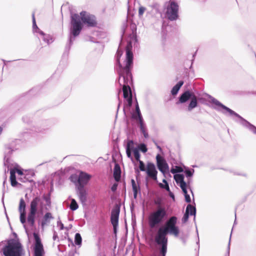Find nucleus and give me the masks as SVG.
<instances>
[{
	"label": "nucleus",
	"instance_id": "1",
	"mask_svg": "<svg viewBox=\"0 0 256 256\" xmlns=\"http://www.w3.org/2000/svg\"><path fill=\"white\" fill-rule=\"evenodd\" d=\"M118 62L120 66L122 68L126 74V78L122 76L123 80V92L126 102L128 106L132 104V92L128 83L131 80V74L130 73V69L132 66L133 62V54L131 50L128 48L126 50V60L124 64H121L120 60V56L122 54L120 50L118 52Z\"/></svg>",
	"mask_w": 256,
	"mask_h": 256
},
{
	"label": "nucleus",
	"instance_id": "2",
	"mask_svg": "<svg viewBox=\"0 0 256 256\" xmlns=\"http://www.w3.org/2000/svg\"><path fill=\"white\" fill-rule=\"evenodd\" d=\"M82 23L88 27H95L97 25L96 16L86 12L80 13V16L74 14L71 16V34L74 36H78L82 28Z\"/></svg>",
	"mask_w": 256,
	"mask_h": 256
},
{
	"label": "nucleus",
	"instance_id": "3",
	"mask_svg": "<svg viewBox=\"0 0 256 256\" xmlns=\"http://www.w3.org/2000/svg\"><path fill=\"white\" fill-rule=\"evenodd\" d=\"M177 218L175 216L171 217L167 221L166 224L160 227L156 236V241L158 244L162 246L161 252L162 256H165L166 252L168 240L166 236L168 232L177 236L179 234L178 228L176 226Z\"/></svg>",
	"mask_w": 256,
	"mask_h": 256
},
{
	"label": "nucleus",
	"instance_id": "4",
	"mask_svg": "<svg viewBox=\"0 0 256 256\" xmlns=\"http://www.w3.org/2000/svg\"><path fill=\"white\" fill-rule=\"evenodd\" d=\"M4 256H23L24 250L22 244L18 240H12L2 248Z\"/></svg>",
	"mask_w": 256,
	"mask_h": 256
},
{
	"label": "nucleus",
	"instance_id": "5",
	"mask_svg": "<svg viewBox=\"0 0 256 256\" xmlns=\"http://www.w3.org/2000/svg\"><path fill=\"white\" fill-rule=\"evenodd\" d=\"M210 102H211L215 104V106H216V108H218V110H222V109L223 110L222 112L223 113L226 114V112H228L230 116H234L238 118L240 120V123L242 124L246 127H248L250 130H251L254 133L256 134V128H254L253 126L251 125L250 124H249L245 120H243L238 114H236L230 108H227L226 106H224L214 98H212Z\"/></svg>",
	"mask_w": 256,
	"mask_h": 256
},
{
	"label": "nucleus",
	"instance_id": "6",
	"mask_svg": "<svg viewBox=\"0 0 256 256\" xmlns=\"http://www.w3.org/2000/svg\"><path fill=\"white\" fill-rule=\"evenodd\" d=\"M92 176L86 172L79 171L78 174H74L70 176V181L75 184L76 187H84L88 184Z\"/></svg>",
	"mask_w": 256,
	"mask_h": 256
},
{
	"label": "nucleus",
	"instance_id": "7",
	"mask_svg": "<svg viewBox=\"0 0 256 256\" xmlns=\"http://www.w3.org/2000/svg\"><path fill=\"white\" fill-rule=\"evenodd\" d=\"M165 208H159L156 210L152 212L149 217V224L151 228H154L156 225L161 222L166 216Z\"/></svg>",
	"mask_w": 256,
	"mask_h": 256
},
{
	"label": "nucleus",
	"instance_id": "8",
	"mask_svg": "<svg viewBox=\"0 0 256 256\" xmlns=\"http://www.w3.org/2000/svg\"><path fill=\"white\" fill-rule=\"evenodd\" d=\"M40 202L39 197H36L31 202L30 204V212L28 216L27 221L30 226H34L35 222L36 214L37 212V207Z\"/></svg>",
	"mask_w": 256,
	"mask_h": 256
},
{
	"label": "nucleus",
	"instance_id": "9",
	"mask_svg": "<svg viewBox=\"0 0 256 256\" xmlns=\"http://www.w3.org/2000/svg\"><path fill=\"white\" fill-rule=\"evenodd\" d=\"M178 6L174 2L170 0L166 7V16L170 20H175L178 16Z\"/></svg>",
	"mask_w": 256,
	"mask_h": 256
},
{
	"label": "nucleus",
	"instance_id": "10",
	"mask_svg": "<svg viewBox=\"0 0 256 256\" xmlns=\"http://www.w3.org/2000/svg\"><path fill=\"white\" fill-rule=\"evenodd\" d=\"M174 178L176 182V184L180 187L182 188L184 196L186 201L187 202H190V196L188 194L187 192V184L185 182H184V176L181 174H176L174 176Z\"/></svg>",
	"mask_w": 256,
	"mask_h": 256
},
{
	"label": "nucleus",
	"instance_id": "11",
	"mask_svg": "<svg viewBox=\"0 0 256 256\" xmlns=\"http://www.w3.org/2000/svg\"><path fill=\"white\" fill-rule=\"evenodd\" d=\"M35 240L34 256H44L45 254L43 244L38 234L34 233Z\"/></svg>",
	"mask_w": 256,
	"mask_h": 256
},
{
	"label": "nucleus",
	"instance_id": "12",
	"mask_svg": "<svg viewBox=\"0 0 256 256\" xmlns=\"http://www.w3.org/2000/svg\"><path fill=\"white\" fill-rule=\"evenodd\" d=\"M158 167L159 170L164 174L168 171V166L166 160L160 155L156 156Z\"/></svg>",
	"mask_w": 256,
	"mask_h": 256
},
{
	"label": "nucleus",
	"instance_id": "13",
	"mask_svg": "<svg viewBox=\"0 0 256 256\" xmlns=\"http://www.w3.org/2000/svg\"><path fill=\"white\" fill-rule=\"evenodd\" d=\"M146 170L148 176L154 180H156L158 172L154 164L150 162L148 163Z\"/></svg>",
	"mask_w": 256,
	"mask_h": 256
},
{
	"label": "nucleus",
	"instance_id": "14",
	"mask_svg": "<svg viewBox=\"0 0 256 256\" xmlns=\"http://www.w3.org/2000/svg\"><path fill=\"white\" fill-rule=\"evenodd\" d=\"M77 194L80 201L82 204H85L87 200L88 193L84 187H76Z\"/></svg>",
	"mask_w": 256,
	"mask_h": 256
},
{
	"label": "nucleus",
	"instance_id": "15",
	"mask_svg": "<svg viewBox=\"0 0 256 256\" xmlns=\"http://www.w3.org/2000/svg\"><path fill=\"white\" fill-rule=\"evenodd\" d=\"M54 218L50 212H48L46 213L42 221V226L44 227L45 226L47 225L50 222V220L54 219Z\"/></svg>",
	"mask_w": 256,
	"mask_h": 256
},
{
	"label": "nucleus",
	"instance_id": "16",
	"mask_svg": "<svg viewBox=\"0 0 256 256\" xmlns=\"http://www.w3.org/2000/svg\"><path fill=\"white\" fill-rule=\"evenodd\" d=\"M194 94L189 91H186L184 92L180 98V102L184 103L186 102L188 99L191 98Z\"/></svg>",
	"mask_w": 256,
	"mask_h": 256
},
{
	"label": "nucleus",
	"instance_id": "17",
	"mask_svg": "<svg viewBox=\"0 0 256 256\" xmlns=\"http://www.w3.org/2000/svg\"><path fill=\"white\" fill-rule=\"evenodd\" d=\"M198 106V100L196 96L194 94L190 98V102L188 107V111H191L192 109L196 108Z\"/></svg>",
	"mask_w": 256,
	"mask_h": 256
},
{
	"label": "nucleus",
	"instance_id": "18",
	"mask_svg": "<svg viewBox=\"0 0 256 256\" xmlns=\"http://www.w3.org/2000/svg\"><path fill=\"white\" fill-rule=\"evenodd\" d=\"M119 214V210H116L114 214L113 213V231L116 234V227L118 224V216Z\"/></svg>",
	"mask_w": 256,
	"mask_h": 256
},
{
	"label": "nucleus",
	"instance_id": "19",
	"mask_svg": "<svg viewBox=\"0 0 256 256\" xmlns=\"http://www.w3.org/2000/svg\"><path fill=\"white\" fill-rule=\"evenodd\" d=\"M10 181L12 186H16L18 184L16 180V170H10Z\"/></svg>",
	"mask_w": 256,
	"mask_h": 256
},
{
	"label": "nucleus",
	"instance_id": "20",
	"mask_svg": "<svg viewBox=\"0 0 256 256\" xmlns=\"http://www.w3.org/2000/svg\"><path fill=\"white\" fill-rule=\"evenodd\" d=\"M120 167L117 164H115L114 172L113 174V176H114L116 181H118L120 178Z\"/></svg>",
	"mask_w": 256,
	"mask_h": 256
},
{
	"label": "nucleus",
	"instance_id": "21",
	"mask_svg": "<svg viewBox=\"0 0 256 256\" xmlns=\"http://www.w3.org/2000/svg\"><path fill=\"white\" fill-rule=\"evenodd\" d=\"M26 204L23 198H21L20 200L18 206V212L20 214L26 212Z\"/></svg>",
	"mask_w": 256,
	"mask_h": 256
},
{
	"label": "nucleus",
	"instance_id": "22",
	"mask_svg": "<svg viewBox=\"0 0 256 256\" xmlns=\"http://www.w3.org/2000/svg\"><path fill=\"white\" fill-rule=\"evenodd\" d=\"M183 84L184 82L182 81H180L176 86H174L172 90V95L176 94Z\"/></svg>",
	"mask_w": 256,
	"mask_h": 256
},
{
	"label": "nucleus",
	"instance_id": "23",
	"mask_svg": "<svg viewBox=\"0 0 256 256\" xmlns=\"http://www.w3.org/2000/svg\"><path fill=\"white\" fill-rule=\"evenodd\" d=\"M186 212L189 214V215L194 216H195L196 212V208L192 205L188 204L186 207Z\"/></svg>",
	"mask_w": 256,
	"mask_h": 256
},
{
	"label": "nucleus",
	"instance_id": "24",
	"mask_svg": "<svg viewBox=\"0 0 256 256\" xmlns=\"http://www.w3.org/2000/svg\"><path fill=\"white\" fill-rule=\"evenodd\" d=\"M137 148H138L134 147V143L132 141L130 140L128 142L126 148V150L133 152L134 150H136Z\"/></svg>",
	"mask_w": 256,
	"mask_h": 256
},
{
	"label": "nucleus",
	"instance_id": "25",
	"mask_svg": "<svg viewBox=\"0 0 256 256\" xmlns=\"http://www.w3.org/2000/svg\"><path fill=\"white\" fill-rule=\"evenodd\" d=\"M82 238L79 233H76L74 237V242L76 245H80L82 244Z\"/></svg>",
	"mask_w": 256,
	"mask_h": 256
},
{
	"label": "nucleus",
	"instance_id": "26",
	"mask_svg": "<svg viewBox=\"0 0 256 256\" xmlns=\"http://www.w3.org/2000/svg\"><path fill=\"white\" fill-rule=\"evenodd\" d=\"M78 204L74 199H72L70 204V208L72 210H75L78 208Z\"/></svg>",
	"mask_w": 256,
	"mask_h": 256
},
{
	"label": "nucleus",
	"instance_id": "27",
	"mask_svg": "<svg viewBox=\"0 0 256 256\" xmlns=\"http://www.w3.org/2000/svg\"><path fill=\"white\" fill-rule=\"evenodd\" d=\"M132 116L134 119H136L138 121L140 122H142V117L140 114V112H135L133 114Z\"/></svg>",
	"mask_w": 256,
	"mask_h": 256
},
{
	"label": "nucleus",
	"instance_id": "28",
	"mask_svg": "<svg viewBox=\"0 0 256 256\" xmlns=\"http://www.w3.org/2000/svg\"><path fill=\"white\" fill-rule=\"evenodd\" d=\"M170 172L172 174L180 172H183V169L181 167L176 166L171 169Z\"/></svg>",
	"mask_w": 256,
	"mask_h": 256
},
{
	"label": "nucleus",
	"instance_id": "29",
	"mask_svg": "<svg viewBox=\"0 0 256 256\" xmlns=\"http://www.w3.org/2000/svg\"><path fill=\"white\" fill-rule=\"evenodd\" d=\"M162 182L164 184L160 183L159 184L160 186L162 188H165L168 192H170V188L166 180H163Z\"/></svg>",
	"mask_w": 256,
	"mask_h": 256
},
{
	"label": "nucleus",
	"instance_id": "30",
	"mask_svg": "<svg viewBox=\"0 0 256 256\" xmlns=\"http://www.w3.org/2000/svg\"><path fill=\"white\" fill-rule=\"evenodd\" d=\"M146 10V8L143 6H140L138 8V16L140 17H142L145 11Z\"/></svg>",
	"mask_w": 256,
	"mask_h": 256
},
{
	"label": "nucleus",
	"instance_id": "31",
	"mask_svg": "<svg viewBox=\"0 0 256 256\" xmlns=\"http://www.w3.org/2000/svg\"><path fill=\"white\" fill-rule=\"evenodd\" d=\"M132 186L133 190L134 192V196L136 198V194H137V187L136 186V184L135 183V182L134 180H132Z\"/></svg>",
	"mask_w": 256,
	"mask_h": 256
},
{
	"label": "nucleus",
	"instance_id": "32",
	"mask_svg": "<svg viewBox=\"0 0 256 256\" xmlns=\"http://www.w3.org/2000/svg\"><path fill=\"white\" fill-rule=\"evenodd\" d=\"M138 150H140L143 152H146L147 151V148L144 144H142L138 146Z\"/></svg>",
	"mask_w": 256,
	"mask_h": 256
},
{
	"label": "nucleus",
	"instance_id": "33",
	"mask_svg": "<svg viewBox=\"0 0 256 256\" xmlns=\"http://www.w3.org/2000/svg\"><path fill=\"white\" fill-rule=\"evenodd\" d=\"M43 198L46 201V205L48 206H50L51 204L50 196H44Z\"/></svg>",
	"mask_w": 256,
	"mask_h": 256
},
{
	"label": "nucleus",
	"instance_id": "34",
	"mask_svg": "<svg viewBox=\"0 0 256 256\" xmlns=\"http://www.w3.org/2000/svg\"><path fill=\"white\" fill-rule=\"evenodd\" d=\"M26 213H22L20 214V222L24 224L26 222Z\"/></svg>",
	"mask_w": 256,
	"mask_h": 256
},
{
	"label": "nucleus",
	"instance_id": "35",
	"mask_svg": "<svg viewBox=\"0 0 256 256\" xmlns=\"http://www.w3.org/2000/svg\"><path fill=\"white\" fill-rule=\"evenodd\" d=\"M133 152L136 160L138 161L140 160V154L138 152V150L137 148L136 150H134V151H133Z\"/></svg>",
	"mask_w": 256,
	"mask_h": 256
},
{
	"label": "nucleus",
	"instance_id": "36",
	"mask_svg": "<svg viewBox=\"0 0 256 256\" xmlns=\"http://www.w3.org/2000/svg\"><path fill=\"white\" fill-rule=\"evenodd\" d=\"M139 162V163H140V166H139V168H140V169L141 171H144L146 170V168H145V166H144V162L141 161L140 160H138Z\"/></svg>",
	"mask_w": 256,
	"mask_h": 256
},
{
	"label": "nucleus",
	"instance_id": "37",
	"mask_svg": "<svg viewBox=\"0 0 256 256\" xmlns=\"http://www.w3.org/2000/svg\"><path fill=\"white\" fill-rule=\"evenodd\" d=\"M194 172V170H186L185 171V173L187 176H192Z\"/></svg>",
	"mask_w": 256,
	"mask_h": 256
},
{
	"label": "nucleus",
	"instance_id": "38",
	"mask_svg": "<svg viewBox=\"0 0 256 256\" xmlns=\"http://www.w3.org/2000/svg\"><path fill=\"white\" fill-rule=\"evenodd\" d=\"M32 24H33L34 28H36V30H39V28H38L36 24V22L34 14H33V16H32Z\"/></svg>",
	"mask_w": 256,
	"mask_h": 256
},
{
	"label": "nucleus",
	"instance_id": "39",
	"mask_svg": "<svg viewBox=\"0 0 256 256\" xmlns=\"http://www.w3.org/2000/svg\"><path fill=\"white\" fill-rule=\"evenodd\" d=\"M12 170H16V172H17V174L18 175L22 176L24 174V173H23L22 170H21L20 169H18V168H14Z\"/></svg>",
	"mask_w": 256,
	"mask_h": 256
},
{
	"label": "nucleus",
	"instance_id": "40",
	"mask_svg": "<svg viewBox=\"0 0 256 256\" xmlns=\"http://www.w3.org/2000/svg\"><path fill=\"white\" fill-rule=\"evenodd\" d=\"M188 216H189V214L186 213V214L184 216V217H183L182 220L183 222H186V220H188Z\"/></svg>",
	"mask_w": 256,
	"mask_h": 256
},
{
	"label": "nucleus",
	"instance_id": "41",
	"mask_svg": "<svg viewBox=\"0 0 256 256\" xmlns=\"http://www.w3.org/2000/svg\"><path fill=\"white\" fill-rule=\"evenodd\" d=\"M131 152L132 151H130V150L126 149V154H127V156H128V158H132Z\"/></svg>",
	"mask_w": 256,
	"mask_h": 256
},
{
	"label": "nucleus",
	"instance_id": "42",
	"mask_svg": "<svg viewBox=\"0 0 256 256\" xmlns=\"http://www.w3.org/2000/svg\"><path fill=\"white\" fill-rule=\"evenodd\" d=\"M140 112V110L138 106V104H137L136 107V112Z\"/></svg>",
	"mask_w": 256,
	"mask_h": 256
},
{
	"label": "nucleus",
	"instance_id": "43",
	"mask_svg": "<svg viewBox=\"0 0 256 256\" xmlns=\"http://www.w3.org/2000/svg\"><path fill=\"white\" fill-rule=\"evenodd\" d=\"M169 192V194H170V196L174 200V194L172 192H170V191L168 192Z\"/></svg>",
	"mask_w": 256,
	"mask_h": 256
},
{
	"label": "nucleus",
	"instance_id": "44",
	"mask_svg": "<svg viewBox=\"0 0 256 256\" xmlns=\"http://www.w3.org/2000/svg\"><path fill=\"white\" fill-rule=\"evenodd\" d=\"M36 32H39L40 34L42 35V36H44V34L41 30H40L39 29V30H36Z\"/></svg>",
	"mask_w": 256,
	"mask_h": 256
},
{
	"label": "nucleus",
	"instance_id": "45",
	"mask_svg": "<svg viewBox=\"0 0 256 256\" xmlns=\"http://www.w3.org/2000/svg\"><path fill=\"white\" fill-rule=\"evenodd\" d=\"M110 220L112 222V212H111L110 216Z\"/></svg>",
	"mask_w": 256,
	"mask_h": 256
},
{
	"label": "nucleus",
	"instance_id": "46",
	"mask_svg": "<svg viewBox=\"0 0 256 256\" xmlns=\"http://www.w3.org/2000/svg\"><path fill=\"white\" fill-rule=\"evenodd\" d=\"M64 228V225L62 224H60V229L62 230Z\"/></svg>",
	"mask_w": 256,
	"mask_h": 256
},
{
	"label": "nucleus",
	"instance_id": "47",
	"mask_svg": "<svg viewBox=\"0 0 256 256\" xmlns=\"http://www.w3.org/2000/svg\"><path fill=\"white\" fill-rule=\"evenodd\" d=\"M2 127H0V134L2 133Z\"/></svg>",
	"mask_w": 256,
	"mask_h": 256
},
{
	"label": "nucleus",
	"instance_id": "48",
	"mask_svg": "<svg viewBox=\"0 0 256 256\" xmlns=\"http://www.w3.org/2000/svg\"><path fill=\"white\" fill-rule=\"evenodd\" d=\"M121 78H122L120 77V80H119V81H120V84H122V82H120Z\"/></svg>",
	"mask_w": 256,
	"mask_h": 256
},
{
	"label": "nucleus",
	"instance_id": "49",
	"mask_svg": "<svg viewBox=\"0 0 256 256\" xmlns=\"http://www.w3.org/2000/svg\"><path fill=\"white\" fill-rule=\"evenodd\" d=\"M112 188H113V190H114L115 188V186L113 184V187H112Z\"/></svg>",
	"mask_w": 256,
	"mask_h": 256
}]
</instances>
